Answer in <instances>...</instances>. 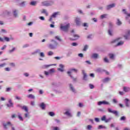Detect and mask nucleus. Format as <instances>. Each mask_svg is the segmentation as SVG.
Listing matches in <instances>:
<instances>
[{
    "label": "nucleus",
    "mask_w": 130,
    "mask_h": 130,
    "mask_svg": "<svg viewBox=\"0 0 130 130\" xmlns=\"http://www.w3.org/2000/svg\"><path fill=\"white\" fill-rule=\"evenodd\" d=\"M51 43L48 46L49 48L50 49H55L56 47H57V45H58V43L54 40H51Z\"/></svg>",
    "instance_id": "obj_1"
},
{
    "label": "nucleus",
    "mask_w": 130,
    "mask_h": 130,
    "mask_svg": "<svg viewBox=\"0 0 130 130\" xmlns=\"http://www.w3.org/2000/svg\"><path fill=\"white\" fill-rule=\"evenodd\" d=\"M70 28V23L67 24L66 25H60V29L64 32H68L69 28Z\"/></svg>",
    "instance_id": "obj_2"
},
{
    "label": "nucleus",
    "mask_w": 130,
    "mask_h": 130,
    "mask_svg": "<svg viewBox=\"0 0 130 130\" xmlns=\"http://www.w3.org/2000/svg\"><path fill=\"white\" fill-rule=\"evenodd\" d=\"M73 72H75V73H77L78 72V70L77 69H72L71 70V72L68 71L67 72V74L68 75H69L70 77H71V78L72 79H73L74 81H77V78H74V77H73V76H72V75L71 74V73H73Z\"/></svg>",
    "instance_id": "obj_3"
},
{
    "label": "nucleus",
    "mask_w": 130,
    "mask_h": 130,
    "mask_svg": "<svg viewBox=\"0 0 130 130\" xmlns=\"http://www.w3.org/2000/svg\"><path fill=\"white\" fill-rule=\"evenodd\" d=\"M110 105V103L107 102L106 101H100L98 103V105L100 106L101 105Z\"/></svg>",
    "instance_id": "obj_4"
},
{
    "label": "nucleus",
    "mask_w": 130,
    "mask_h": 130,
    "mask_svg": "<svg viewBox=\"0 0 130 130\" xmlns=\"http://www.w3.org/2000/svg\"><path fill=\"white\" fill-rule=\"evenodd\" d=\"M13 124L11 123V122H8L6 124L4 123L3 124V126L5 128V129H7V128L9 127V126H12Z\"/></svg>",
    "instance_id": "obj_5"
},
{
    "label": "nucleus",
    "mask_w": 130,
    "mask_h": 130,
    "mask_svg": "<svg viewBox=\"0 0 130 130\" xmlns=\"http://www.w3.org/2000/svg\"><path fill=\"white\" fill-rule=\"evenodd\" d=\"M58 14H59V12H56L54 13L50 17V19H49V21L50 22H51V21H52V18H56V16H57V15H58Z\"/></svg>",
    "instance_id": "obj_6"
},
{
    "label": "nucleus",
    "mask_w": 130,
    "mask_h": 130,
    "mask_svg": "<svg viewBox=\"0 0 130 130\" xmlns=\"http://www.w3.org/2000/svg\"><path fill=\"white\" fill-rule=\"evenodd\" d=\"M108 111L110 113H113V114H115L116 116H117V115H118V113L117 112V111H113L112 109L109 108L108 109Z\"/></svg>",
    "instance_id": "obj_7"
},
{
    "label": "nucleus",
    "mask_w": 130,
    "mask_h": 130,
    "mask_svg": "<svg viewBox=\"0 0 130 130\" xmlns=\"http://www.w3.org/2000/svg\"><path fill=\"white\" fill-rule=\"evenodd\" d=\"M75 23H76V25H77L78 26L81 25V19L77 17L75 19Z\"/></svg>",
    "instance_id": "obj_8"
},
{
    "label": "nucleus",
    "mask_w": 130,
    "mask_h": 130,
    "mask_svg": "<svg viewBox=\"0 0 130 130\" xmlns=\"http://www.w3.org/2000/svg\"><path fill=\"white\" fill-rule=\"evenodd\" d=\"M130 36V30H128L126 32V35L123 36L125 39H128V36Z\"/></svg>",
    "instance_id": "obj_9"
},
{
    "label": "nucleus",
    "mask_w": 130,
    "mask_h": 130,
    "mask_svg": "<svg viewBox=\"0 0 130 130\" xmlns=\"http://www.w3.org/2000/svg\"><path fill=\"white\" fill-rule=\"evenodd\" d=\"M59 67L60 68H58L57 70L60 72H63V68H64V66L62 64H60Z\"/></svg>",
    "instance_id": "obj_10"
},
{
    "label": "nucleus",
    "mask_w": 130,
    "mask_h": 130,
    "mask_svg": "<svg viewBox=\"0 0 130 130\" xmlns=\"http://www.w3.org/2000/svg\"><path fill=\"white\" fill-rule=\"evenodd\" d=\"M115 7V4H112L110 5H108L107 6V10H110V9L112 8H114Z\"/></svg>",
    "instance_id": "obj_11"
},
{
    "label": "nucleus",
    "mask_w": 130,
    "mask_h": 130,
    "mask_svg": "<svg viewBox=\"0 0 130 130\" xmlns=\"http://www.w3.org/2000/svg\"><path fill=\"white\" fill-rule=\"evenodd\" d=\"M43 6H46L47 7H48L50 6V3L48 1H44V2L42 3Z\"/></svg>",
    "instance_id": "obj_12"
},
{
    "label": "nucleus",
    "mask_w": 130,
    "mask_h": 130,
    "mask_svg": "<svg viewBox=\"0 0 130 130\" xmlns=\"http://www.w3.org/2000/svg\"><path fill=\"white\" fill-rule=\"evenodd\" d=\"M82 74L83 75V80H87V74L85 72L84 70H82Z\"/></svg>",
    "instance_id": "obj_13"
},
{
    "label": "nucleus",
    "mask_w": 130,
    "mask_h": 130,
    "mask_svg": "<svg viewBox=\"0 0 130 130\" xmlns=\"http://www.w3.org/2000/svg\"><path fill=\"white\" fill-rule=\"evenodd\" d=\"M125 104L126 107H129V103H128V102L129 101V100H128V99H125Z\"/></svg>",
    "instance_id": "obj_14"
},
{
    "label": "nucleus",
    "mask_w": 130,
    "mask_h": 130,
    "mask_svg": "<svg viewBox=\"0 0 130 130\" xmlns=\"http://www.w3.org/2000/svg\"><path fill=\"white\" fill-rule=\"evenodd\" d=\"M110 81V78L109 77H107L103 79V83H107Z\"/></svg>",
    "instance_id": "obj_15"
},
{
    "label": "nucleus",
    "mask_w": 130,
    "mask_h": 130,
    "mask_svg": "<svg viewBox=\"0 0 130 130\" xmlns=\"http://www.w3.org/2000/svg\"><path fill=\"white\" fill-rule=\"evenodd\" d=\"M74 39H72V38L70 39V40H77V39H79L80 38V36L78 35H74Z\"/></svg>",
    "instance_id": "obj_16"
},
{
    "label": "nucleus",
    "mask_w": 130,
    "mask_h": 130,
    "mask_svg": "<svg viewBox=\"0 0 130 130\" xmlns=\"http://www.w3.org/2000/svg\"><path fill=\"white\" fill-rule=\"evenodd\" d=\"M41 14H45V15L46 16H48V13H47V11H46V10L43 9L41 11Z\"/></svg>",
    "instance_id": "obj_17"
},
{
    "label": "nucleus",
    "mask_w": 130,
    "mask_h": 130,
    "mask_svg": "<svg viewBox=\"0 0 130 130\" xmlns=\"http://www.w3.org/2000/svg\"><path fill=\"white\" fill-rule=\"evenodd\" d=\"M130 91V88L129 87H123V91L124 92H129Z\"/></svg>",
    "instance_id": "obj_18"
},
{
    "label": "nucleus",
    "mask_w": 130,
    "mask_h": 130,
    "mask_svg": "<svg viewBox=\"0 0 130 130\" xmlns=\"http://www.w3.org/2000/svg\"><path fill=\"white\" fill-rule=\"evenodd\" d=\"M70 87L72 92H73L74 93H76V90H75V88H74V87H73V85L70 84Z\"/></svg>",
    "instance_id": "obj_19"
},
{
    "label": "nucleus",
    "mask_w": 130,
    "mask_h": 130,
    "mask_svg": "<svg viewBox=\"0 0 130 130\" xmlns=\"http://www.w3.org/2000/svg\"><path fill=\"white\" fill-rule=\"evenodd\" d=\"M21 109H22L23 110H25V111L26 112H28V108L27 107V106H23V107H21Z\"/></svg>",
    "instance_id": "obj_20"
},
{
    "label": "nucleus",
    "mask_w": 130,
    "mask_h": 130,
    "mask_svg": "<svg viewBox=\"0 0 130 130\" xmlns=\"http://www.w3.org/2000/svg\"><path fill=\"white\" fill-rule=\"evenodd\" d=\"M9 103L10 105L7 104V107H13V103H12V100H9Z\"/></svg>",
    "instance_id": "obj_21"
},
{
    "label": "nucleus",
    "mask_w": 130,
    "mask_h": 130,
    "mask_svg": "<svg viewBox=\"0 0 130 130\" xmlns=\"http://www.w3.org/2000/svg\"><path fill=\"white\" fill-rule=\"evenodd\" d=\"M27 98H30V99H35V96H34V95L31 94L28 95Z\"/></svg>",
    "instance_id": "obj_22"
},
{
    "label": "nucleus",
    "mask_w": 130,
    "mask_h": 130,
    "mask_svg": "<svg viewBox=\"0 0 130 130\" xmlns=\"http://www.w3.org/2000/svg\"><path fill=\"white\" fill-rule=\"evenodd\" d=\"M45 106L44 103H42L40 105V107H41L42 109H45Z\"/></svg>",
    "instance_id": "obj_23"
},
{
    "label": "nucleus",
    "mask_w": 130,
    "mask_h": 130,
    "mask_svg": "<svg viewBox=\"0 0 130 130\" xmlns=\"http://www.w3.org/2000/svg\"><path fill=\"white\" fill-rule=\"evenodd\" d=\"M109 56H110L111 59H114V54L110 53L109 54Z\"/></svg>",
    "instance_id": "obj_24"
},
{
    "label": "nucleus",
    "mask_w": 130,
    "mask_h": 130,
    "mask_svg": "<svg viewBox=\"0 0 130 130\" xmlns=\"http://www.w3.org/2000/svg\"><path fill=\"white\" fill-rule=\"evenodd\" d=\"M64 114H66V115H68V116H70V117H72V114H71V113H70L69 111H66V112L64 113Z\"/></svg>",
    "instance_id": "obj_25"
},
{
    "label": "nucleus",
    "mask_w": 130,
    "mask_h": 130,
    "mask_svg": "<svg viewBox=\"0 0 130 130\" xmlns=\"http://www.w3.org/2000/svg\"><path fill=\"white\" fill-rule=\"evenodd\" d=\"M37 3L36 1H32L30 3V5H31V6H36Z\"/></svg>",
    "instance_id": "obj_26"
},
{
    "label": "nucleus",
    "mask_w": 130,
    "mask_h": 130,
    "mask_svg": "<svg viewBox=\"0 0 130 130\" xmlns=\"http://www.w3.org/2000/svg\"><path fill=\"white\" fill-rule=\"evenodd\" d=\"M93 58H97L98 57V54L94 53L92 54Z\"/></svg>",
    "instance_id": "obj_27"
},
{
    "label": "nucleus",
    "mask_w": 130,
    "mask_h": 130,
    "mask_svg": "<svg viewBox=\"0 0 130 130\" xmlns=\"http://www.w3.org/2000/svg\"><path fill=\"white\" fill-rule=\"evenodd\" d=\"M120 39H121V38H119L116 39V40H114V41L111 42V43H114V42H116V41H118Z\"/></svg>",
    "instance_id": "obj_28"
},
{
    "label": "nucleus",
    "mask_w": 130,
    "mask_h": 130,
    "mask_svg": "<svg viewBox=\"0 0 130 130\" xmlns=\"http://www.w3.org/2000/svg\"><path fill=\"white\" fill-rule=\"evenodd\" d=\"M123 43H124L123 41H120L117 43V46H119L120 45H122V44H123Z\"/></svg>",
    "instance_id": "obj_29"
},
{
    "label": "nucleus",
    "mask_w": 130,
    "mask_h": 130,
    "mask_svg": "<svg viewBox=\"0 0 130 130\" xmlns=\"http://www.w3.org/2000/svg\"><path fill=\"white\" fill-rule=\"evenodd\" d=\"M122 12H124V14H125V15H127L128 17H130V14H128L127 12L125 11V9H123Z\"/></svg>",
    "instance_id": "obj_30"
},
{
    "label": "nucleus",
    "mask_w": 130,
    "mask_h": 130,
    "mask_svg": "<svg viewBox=\"0 0 130 130\" xmlns=\"http://www.w3.org/2000/svg\"><path fill=\"white\" fill-rule=\"evenodd\" d=\"M49 115H50V116H54V115H55L53 112H50L49 113Z\"/></svg>",
    "instance_id": "obj_31"
},
{
    "label": "nucleus",
    "mask_w": 130,
    "mask_h": 130,
    "mask_svg": "<svg viewBox=\"0 0 130 130\" xmlns=\"http://www.w3.org/2000/svg\"><path fill=\"white\" fill-rule=\"evenodd\" d=\"M122 23L121 21H120V20L118 19H117V25H118L119 26H120V25H121Z\"/></svg>",
    "instance_id": "obj_32"
},
{
    "label": "nucleus",
    "mask_w": 130,
    "mask_h": 130,
    "mask_svg": "<svg viewBox=\"0 0 130 130\" xmlns=\"http://www.w3.org/2000/svg\"><path fill=\"white\" fill-rule=\"evenodd\" d=\"M49 73H50V74H53V73H54V69H51L49 70Z\"/></svg>",
    "instance_id": "obj_33"
},
{
    "label": "nucleus",
    "mask_w": 130,
    "mask_h": 130,
    "mask_svg": "<svg viewBox=\"0 0 130 130\" xmlns=\"http://www.w3.org/2000/svg\"><path fill=\"white\" fill-rule=\"evenodd\" d=\"M99 129H100L101 128H106V127L102 125H99V127H98Z\"/></svg>",
    "instance_id": "obj_34"
},
{
    "label": "nucleus",
    "mask_w": 130,
    "mask_h": 130,
    "mask_svg": "<svg viewBox=\"0 0 130 130\" xmlns=\"http://www.w3.org/2000/svg\"><path fill=\"white\" fill-rule=\"evenodd\" d=\"M6 63H2V64H0V69H2V68H4L5 66H6Z\"/></svg>",
    "instance_id": "obj_35"
},
{
    "label": "nucleus",
    "mask_w": 130,
    "mask_h": 130,
    "mask_svg": "<svg viewBox=\"0 0 130 130\" xmlns=\"http://www.w3.org/2000/svg\"><path fill=\"white\" fill-rule=\"evenodd\" d=\"M87 49H88V45H86L85 46H84V47L83 49V51H86V50H87Z\"/></svg>",
    "instance_id": "obj_36"
},
{
    "label": "nucleus",
    "mask_w": 130,
    "mask_h": 130,
    "mask_svg": "<svg viewBox=\"0 0 130 130\" xmlns=\"http://www.w3.org/2000/svg\"><path fill=\"white\" fill-rule=\"evenodd\" d=\"M101 120L103 121H105V120H106V116H103L101 118Z\"/></svg>",
    "instance_id": "obj_37"
},
{
    "label": "nucleus",
    "mask_w": 130,
    "mask_h": 130,
    "mask_svg": "<svg viewBox=\"0 0 130 130\" xmlns=\"http://www.w3.org/2000/svg\"><path fill=\"white\" fill-rule=\"evenodd\" d=\"M14 17H17L18 16V13H17V10H15L13 12Z\"/></svg>",
    "instance_id": "obj_38"
},
{
    "label": "nucleus",
    "mask_w": 130,
    "mask_h": 130,
    "mask_svg": "<svg viewBox=\"0 0 130 130\" xmlns=\"http://www.w3.org/2000/svg\"><path fill=\"white\" fill-rule=\"evenodd\" d=\"M40 56H41V57H44L45 56V55H44V53L43 52H41L40 53Z\"/></svg>",
    "instance_id": "obj_39"
},
{
    "label": "nucleus",
    "mask_w": 130,
    "mask_h": 130,
    "mask_svg": "<svg viewBox=\"0 0 130 130\" xmlns=\"http://www.w3.org/2000/svg\"><path fill=\"white\" fill-rule=\"evenodd\" d=\"M108 34L110 36H112V30H111V29H109Z\"/></svg>",
    "instance_id": "obj_40"
},
{
    "label": "nucleus",
    "mask_w": 130,
    "mask_h": 130,
    "mask_svg": "<svg viewBox=\"0 0 130 130\" xmlns=\"http://www.w3.org/2000/svg\"><path fill=\"white\" fill-rule=\"evenodd\" d=\"M4 39L5 40V41H7V42H9V41H10V38H8V37H4Z\"/></svg>",
    "instance_id": "obj_41"
},
{
    "label": "nucleus",
    "mask_w": 130,
    "mask_h": 130,
    "mask_svg": "<svg viewBox=\"0 0 130 130\" xmlns=\"http://www.w3.org/2000/svg\"><path fill=\"white\" fill-rule=\"evenodd\" d=\"M55 39H56L57 40H58V41H61V40L58 36L55 37Z\"/></svg>",
    "instance_id": "obj_42"
},
{
    "label": "nucleus",
    "mask_w": 130,
    "mask_h": 130,
    "mask_svg": "<svg viewBox=\"0 0 130 130\" xmlns=\"http://www.w3.org/2000/svg\"><path fill=\"white\" fill-rule=\"evenodd\" d=\"M15 49H16L15 48H13V49L12 50H10L9 52H10V53H12V52H13V51H15Z\"/></svg>",
    "instance_id": "obj_43"
},
{
    "label": "nucleus",
    "mask_w": 130,
    "mask_h": 130,
    "mask_svg": "<svg viewBox=\"0 0 130 130\" xmlns=\"http://www.w3.org/2000/svg\"><path fill=\"white\" fill-rule=\"evenodd\" d=\"M26 4V2L24 1L22 2L21 4H20V6H21L22 7H24V6H25Z\"/></svg>",
    "instance_id": "obj_44"
},
{
    "label": "nucleus",
    "mask_w": 130,
    "mask_h": 130,
    "mask_svg": "<svg viewBox=\"0 0 130 130\" xmlns=\"http://www.w3.org/2000/svg\"><path fill=\"white\" fill-rule=\"evenodd\" d=\"M125 119H126V118H125V117H124V116H122L120 118V120L124 121V120H125Z\"/></svg>",
    "instance_id": "obj_45"
},
{
    "label": "nucleus",
    "mask_w": 130,
    "mask_h": 130,
    "mask_svg": "<svg viewBox=\"0 0 130 130\" xmlns=\"http://www.w3.org/2000/svg\"><path fill=\"white\" fill-rule=\"evenodd\" d=\"M91 128H92V125H88L87 126V129L90 130V129H91Z\"/></svg>",
    "instance_id": "obj_46"
},
{
    "label": "nucleus",
    "mask_w": 130,
    "mask_h": 130,
    "mask_svg": "<svg viewBox=\"0 0 130 130\" xmlns=\"http://www.w3.org/2000/svg\"><path fill=\"white\" fill-rule=\"evenodd\" d=\"M107 16V14H104L101 15V19H104V18H105V17H106Z\"/></svg>",
    "instance_id": "obj_47"
},
{
    "label": "nucleus",
    "mask_w": 130,
    "mask_h": 130,
    "mask_svg": "<svg viewBox=\"0 0 130 130\" xmlns=\"http://www.w3.org/2000/svg\"><path fill=\"white\" fill-rule=\"evenodd\" d=\"M48 55H49V56L53 55V53L52 52V51H49L48 53Z\"/></svg>",
    "instance_id": "obj_48"
},
{
    "label": "nucleus",
    "mask_w": 130,
    "mask_h": 130,
    "mask_svg": "<svg viewBox=\"0 0 130 130\" xmlns=\"http://www.w3.org/2000/svg\"><path fill=\"white\" fill-rule=\"evenodd\" d=\"M104 60L105 62H109V60H108V59H107V57H105L104 59Z\"/></svg>",
    "instance_id": "obj_49"
},
{
    "label": "nucleus",
    "mask_w": 130,
    "mask_h": 130,
    "mask_svg": "<svg viewBox=\"0 0 130 130\" xmlns=\"http://www.w3.org/2000/svg\"><path fill=\"white\" fill-rule=\"evenodd\" d=\"M11 90H12V88L8 87L7 88H6V92H10Z\"/></svg>",
    "instance_id": "obj_50"
},
{
    "label": "nucleus",
    "mask_w": 130,
    "mask_h": 130,
    "mask_svg": "<svg viewBox=\"0 0 130 130\" xmlns=\"http://www.w3.org/2000/svg\"><path fill=\"white\" fill-rule=\"evenodd\" d=\"M39 19H40V20H42V21H44L45 20V18L43 16H40L39 17Z\"/></svg>",
    "instance_id": "obj_51"
},
{
    "label": "nucleus",
    "mask_w": 130,
    "mask_h": 130,
    "mask_svg": "<svg viewBox=\"0 0 130 130\" xmlns=\"http://www.w3.org/2000/svg\"><path fill=\"white\" fill-rule=\"evenodd\" d=\"M44 74H45V75L46 76H48V75H49L50 73H49V72H47V71H45V72H44Z\"/></svg>",
    "instance_id": "obj_52"
},
{
    "label": "nucleus",
    "mask_w": 130,
    "mask_h": 130,
    "mask_svg": "<svg viewBox=\"0 0 130 130\" xmlns=\"http://www.w3.org/2000/svg\"><path fill=\"white\" fill-rule=\"evenodd\" d=\"M109 28H111L112 26H113V24H112V23L111 22L109 23Z\"/></svg>",
    "instance_id": "obj_53"
},
{
    "label": "nucleus",
    "mask_w": 130,
    "mask_h": 130,
    "mask_svg": "<svg viewBox=\"0 0 130 130\" xmlns=\"http://www.w3.org/2000/svg\"><path fill=\"white\" fill-rule=\"evenodd\" d=\"M72 46H77L78 45V44L77 43H73L72 44Z\"/></svg>",
    "instance_id": "obj_54"
},
{
    "label": "nucleus",
    "mask_w": 130,
    "mask_h": 130,
    "mask_svg": "<svg viewBox=\"0 0 130 130\" xmlns=\"http://www.w3.org/2000/svg\"><path fill=\"white\" fill-rule=\"evenodd\" d=\"M18 118L20 119V120L23 121V117L21 116L20 115H18Z\"/></svg>",
    "instance_id": "obj_55"
},
{
    "label": "nucleus",
    "mask_w": 130,
    "mask_h": 130,
    "mask_svg": "<svg viewBox=\"0 0 130 130\" xmlns=\"http://www.w3.org/2000/svg\"><path fill=\"white\" fill-rule=\"evenodd\" d=\"M89 87L90 89H94V85H93L92 84H89Z\"/></svg>",
    "instance_id": "obj_56"
},
{
    "label": "nucleus",
    "mask_w": 130,
    "mask_h": 130,
    "mask_svg": "<svg viewBox=\"0 0 130 130\" xmlns=\"http://www.w3.org/2000/svg\"><path fill=\"white\" fill-rule=\"evenodd\" d=\"M29 46V45L28 44H25V45H24L23 47V48H25L26 47H28Z\"/></svg>",
    "instance_id": "obj_57"
},
{
    "label": "nucleus",
    "mask_w": 130,
    "mask_h": 130,
    "mask_svg": "<svg viewBox=\"0 0 130 130\" xmlns=\"http://www.w3.org/2000/svg\"><path fill=\"white\" fill-rule=\"evenodd\" d=\"M78 56H80V57H83V56H84V55L82 53H79L78 54Z\"/></svg>",
    "instance_id": "obj_58"
},
{
    "label": "nucleus",
    "mask_w": 130,
    "mask_h": 130,
    "mask_svg": "<svg viewBox=\"0 0 130 130\" xmlns=\"http://www.w3.org/2000/svg\"><path fill=\"white\" fill-rule=\"evenodd\" d=\"M16 99H17V100H21V98L18 96H16L15 97Z\"/></svg>",
    "instance_id": "obj_59"
},
{
    "label": "nucleus",
    "mask_w": 130,
    "mask_h": 130,
    "mask_svg": "<svg viewBox=\"0 0 130 130\" xmlns=\"http://www.w3.org/2000/svg\"><path fill=\"white\" fill-rule=\"evenodd\" d=\"M95 121L96 122H99V118H95Z\"/></svg>",
    "instance_id": "obj_60"
},
{
    "label": "nucleus",
    "mask_w": 130,
    "mask_h": 130,
    "mask_svg": "<svg viewBox=\"0 0 130 130\" xmlns=\"http://www.w3.org/2000/svg\"><path fill=\"white\" fill-rule=\"evenodd\" d=\"M113 103H117V101L116 100V99H113Z\"/></svg>",
    "instance_id": "obj_61"
},
{
    "label": "nucleus",
    "mask_w": 130,
    "mask_h": 130,
    "mask_svg": "<svg viewBox=\"0 0 130 130\" xmlns=\"http://www.w3.org/2000/svg\"><path fill=\"white\" fill-rule=\"evenodd\" d=\"M5 71H6V72H10V68H5Z\"/></svg>",
    "instance_id": "obj_62"
},
{
    "label": "nucleus",
    "mask_w": 130,
    "mask_h": 130,
    "mask_svg": "<svg viewBox=\"0 0 130 130\" xmlns=\"http://www.w3.org/2000/svg\"><path fill=\"white\" fill-rule=\"evenodd\" d=\"M10 66H11V67H15V63H10Z\"/></svg>",
    "instance_id": "obj_63"
},
{
    "label": "nucleus",
    "mask_w": 130,
    "mask_h": 130,
    "mask_svg": "<svg viewBox=\"0 0 130 130\" xmlns=\"http://www.w3.org/2000/svg\"><path fill=\"white\" fill-rule=\"evenodd\" d=\"M54 130H59V128L58 127H55L54 128Z\"/></svg>",
    "instance_id": "obj_64"
}]
</instances>
